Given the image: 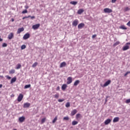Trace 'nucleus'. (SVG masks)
I'll return each mask as SVG.
<instances>
[{
    "label": "nucleus",
    "instance_id": "nucleus-41",
    "mask_svg": "<svg viewBox=\"0 0 130 130\" xmlns=\"http://www.w3.org/2000/svg\"><path fill=\"white\" fill-rule=\"evenodd\" d=\"M128 74H130V71L127 72L124 75V77H126V76H127V75H128Z\"/></svg>",
    "mask_w": 130,
    "mask_h": 130
},
{
    "label": "nucleus",
    "instance_id": "nucleus-37",
    "mask_svg": "<svg viewBox=\"0 0 130 130\" xmlns=\"http://www.w3.org/2000/svg\"><path fill=\"white\" fill-rule=\"evenodd\" d=\"M21 49H25V48H26V45H22L21 46Z\"/></svg>",
    "mask_w": 130,
    "mask_h": 130
},
{
    "label": "nucleus",
    "instance_id": "nucleus-42",
    "mask_svg": "<svg viewBox=\"0 0 130 130\" xmlns=\"http://www.w3.org/2000/svg\"><path fill=\"white\" fill-rule=\"evenodd\" d=\"M58 102H63L64 101V99H59L58 100Z\"/></svg>",
    "mask_w": 130,
    "mask_h": 130
},
{
    "label": "nucleus",
    "instance_id": "nucleus-34",
    "mask_svg": "<svg viewBox=\"0 0 130 130\" xmlns=\"http://www.w3.org/2000/svg\"><path fill=\"white\" fill-rule=\"evenodd\" d=\"M8 46V44L6 43H4L2 45V47H7Z\"/></svg>",
    "mask_w": 130,
    "mask_h": 130
},
{
    "label": "nucleus",
    "instance_id": "nucleus-52",
    "mask_svg": "<svg viewBox=\"0 0 130 130\" xmlns=\"http://www.w3.org/2000/svg\"><path fill=\"white\" fill-rule=\"evenodd\" d=\"M3 41V39L1 38V36H0V42Z\"/></svg>",
    "mask_w": 130,
    "mask_h": 130
},
{
    "label": "nucleus",
    "instance_id": "nucleus-23",
    "mask_svg": "<svg viewBox=\"0 0 130 130\" xmlns=\"http://www.w3.org/2000/svg\"><path fill=\"white\" fill-rule=\"evenodd\" d=\"M71 5H73L74 6H76L78 4V2L76 1H71L70 2Z\"/></svg>",
    "mask_w": 130,
    "mask_h": 130
},
{
    "label": "nucleus",
    "instance_id": "nucleus-28",
    "mask_svg": "<svg viewBox=\"0 0 130 130\" xmlns=\"http://www.w3.org/2000/svg\"><path fill=\"white\" fill-rule=\"evenodd\" d=\"M45 120H46V118H44L42 119L41 124H42L43 123H44L45 122Z\"/></svg>",
    "mask_w": 130,
    "mask_h": 130
},
{
    "label": "nucleus",
    "instance_id": "nucleus-24",
    "mask_svg": "<svg viewBox=\"0 0 130 130\" xmlns=\"http://www.w3.org/2000/svg\"><path fill=\"white\" fill-rule=\"evenodd\" d=\"M119 28L122 29V30H126V29H127L124 25H121L119 26Z\"/></svg>",
    "mask_w": 130,
    "mask_h": 130
},
{
    "label": "nucleus",
    "instance_id": "nucleus-47",
    "mask_svg": "<svg viewBox=\"0 0 130 130\" xmlns=\"http://www.w3.org/2000/svg\"><path fill=\"white\" fill-rule=\"evenodd\" d=\"M30 18H31V20H33V19H35V16H30Z\"/></svg>",
    "mask_w": 130,
    "mask_h": 130
},
{
    "label": "nucleus",
    "instance_id": "nucleus-46",
    "mask_svg": "<svg viewBox=\"0 0 130 130\" xmlns=\"http://www.w3.org/2000/svg\"><path fill=\"white\" fill-rule=\"evenodd\" d=\"M116 1H117V0H112V4L115 3L116 2Z\"/></svg>",
    "mask_w": 130,
    "mask_h": 130
},
{
    "label": "nucleus",
    "instance_id": "nucleus-1",
    "mask_svg": "<svg viewBox=\"0 0 130 130\" xmlns=\"http://www.w3.org/2000/svg\"><path fill=\"white\" fill-rule=\"evenodd\" d=\"M128 45H130V43H126L124 47H123L122 50L123 51H125V50L129 49V46Z\"/></svg>",
    "mask_w": 130,
    "mask_h": 130
},
{
    "label": "nucleus",
    "instance_id": "nucleus-26",
    "mask_svg": "<svg viewBox=\"0 0 130 130\" xmlns=\"http://www.w3.org/2000/svg\"><path fill=\"white\" fill-rule=\"evenodd\" d=\"M78 122L77 121H72V125H76V124H78Z\"/></svg>",
    "mask_w": 130,
    "mask_h": 130
},
{
    "label": "nucleus",
    "instance_id": "nucleus-6",
    "mask_svg": "<svg viewBox=\"0 0 130 130\" xmlns=\"http://www.w3.org/2000/svg\"><path fill=\"white\" fill-rule=\"evenodd\" d=\"M25 119H26V118H25L24 116L20 117L18 119V120L19 122H24L25 121Z\"/></svg>",
    "mask_w": 130,
    "mask_h": 130
},
{
    "label": "nucleus",
    "instance_id": "nucleus-21",
    "mask_svg": "<svg viewBox=\"0 0 130 130\" xmlns=\"http://www.w3.org/2000/svg\"><path fill=\"white\" fill-rule=\"evenodd\" d=\"M79 84H80V80H77L76 81H75V82L74 83V86H78V85H79Z\"/></svg>",
    "mask_w": 130,
    "mask_h": 130
},
{
    "label": "nucleus",
    "instance_id": "nucleus-36",
    "mask_svg": "<svg viewBox=\"0 0 130 130\" xmlns=\"http://www.w3.org/2000/svg\"><path fill=\"white\" fill-rule=\"evenodd\" d=\"M63 119V120H69V119H70V118H69V117H64Z\"/></svg>",
    "mask_w": 130,
    "mask_h": 130
},
{
    "label": "nucleus",
    "instance_id": "nucleus-7",
    "mask_svg": "<svg viewBox=\"0 0 130 130\" xmlns=\"http://www.w3.org/2000/svg\"><path fill=\"white\" fill-rule=\"evenodd\" d=\"M39 27H40V24L38 23L32 25V29H34V30H37Z\"/></svg>",
    "mask_w": 130,
    "mask_h": 130
},
{
    "label": "nucleus",
    "instance_id": "nucleus-12",
    "mask_svg": "<svg viewBox=\"0 0 130 130\" xmlns=\"http://www.w3.org/2000/svg\"><path fill=\"white\" fill-rule=\"evenodd\" d=\"M111 83V80H108L104 84V87H107V86H108V85H109V84H110Z\"/></svg>",
    "mask_w": 130,
    "mask_h": 130
},
{
    "label": "nucleus",
    "instance_id": "nucleus-53",
    "mask_svg": "<svg viewBox=\"0 0 130 130\" xmlns=\"http://www.w3.org/2000/svg\"><path fill=\"white\" fill-rule=\"evenodd\" d=\"M3 88V84H0V88Z\"/></svg>",
    "mask_w": 130,
    "mask_h": 130
},
{
    "label": "nucleus",
    "instance_id": "nucleus-56",
    "mask_svg": "<svg viewBox=\"0 0 130 130\" xmlns=\"http://www.w3.org/2000/svg\"><path fill=\"white\" fill-rule=\"evenodd\" d=\"M106 101H107V100H106Z\"/></svg>",
    "mask_w": 130,
    "mask_h": 130
},
{
    "label": "nucleus",
    "instance_id": "nucleus-18",
    "mask_svg": "<svg viewBox=\"0 0 130 130\" xmlns=\"http://www.w3.org/2000/svg\"><path fill=\"white\" fill-rule=\"evenodd\" d=\"M66 66H67V63H66V62H62V63H60V68H63Z\"/></svg>",
    "mask_w": 130,
    "mask_h": 130
},
{
    "label": "nucleus",
    "instance_id": "nucleus-14",
    "mask_svg": "<svg viewBox=\"0 0 130 130\" xmlns=\"http://www.w3.org/2000/svg\"><path fill=\"white\" fill-rule=\"evenodd\" d=\"M84 26H85V24L81 23L78 25V29H82Z\"/></svg>",
    "mask_w": 130,
    "mask_h": 130
},
{
    "label": "nucleus",
    "instance_id": "nucleus-55",
    "mask_svg": "<svg viewBox=\"0 0 130 130\" xmlns=\"http://www.w3.org/2000/svg\"><path fill=\"white\" fill-rule=\"evenodd\" d=\"M108 98V96H107V99Z\"/></svg>",
    "mask_w": 130,
    "mask_h": 130
},
{
    "label": "nucleus",
    "instance_id": "nucleus-44",
    "mask_svg": "<svg viewBox=\"0 0 130 130\" xmlns=\"http://www.w3.org/2000/svg\"><path fill=\"white\" fill-rule=\"evenodd\" d=\"M6 78H7V79H8V80H11V79H12V77H11L9 76H6Z\"/></svg>",
    "mask_w": 130,
    "mask_h": 130
},
{
    "label": "nucleus",
    "instance_id": "nucleus-25",
    "mask_svg": "<svg viewBox=\"0 0 130 130\" xmlns=\"http://www.w3.org/2000/svg\"><path fill=\"white\" fill-rule=\"evenodd\" d=\"M57 120V116H56L52 121V123H55Z\"/></svg>",
    "mask_w": 130,
    "mask_h": 130
},
{
    "label": "nucleus",
    "instance_id": "nucleus-22",
    "mask_svg": "<svg viewBox=\"0 0 130 130\" xmlns=\"http://www.w3.org/2000/svg\"><path fill=\"white\" fill-rule=\"evenodd\" d=\"M67 87H68V85L67 84H63L61 87L62 90H66V89H67Z\"/></svg>",
    "mask_w": 130,
    "mask_h": 130
},
{
    "label": "nucleus",
    "instance_id": "nucleus-43",
    "mask_svg": "<svg viewBox=\"0 0 130 130\" xmlns=\"http://www.w3.org/2000/svg\"><path fill=\"white\" fill-rule=\"evenodd\" d=\"M125 12H127V11H129V8L128 7H126L125 8Z\"/></svg>",
    "mask_w": 130,
    "mask_h": 130
},
{
    "label": "nucleus",
    "instance_id": "nucleus-3",
    "mask_svg": "<svg viewBox=\"0 0 130 130\" xmlns=\"http://www.w3.org/2000/svg\"><path fill=\"white\" fill-rule=\"evenodd\" d=\"M104 12L106 13L110 14V13H112V10L109 8H105L104 9Z\"/></svg>",
    "mask_w": 130,
    "mask_h": 130
},
{
    "label": "nucleus",
    "instance_id": "nucleus-11",
    "mask_svg": "<svg viewBox=\"0 0 130 130\" xmlns=\"http://www.w3.org/2000/svg\"><path fill=\"white\" fill-rule=\"evenodd\" d=\"M14 38V34L13 32H11L9 35H8V39L9 40H11V39H13Z\"/></svg>",
    "mask_w": 130,
    "mask_h": 130
},
{
    "label": "nucleus",
    "instance_id": "nucleus-35",
    "mask_svg": "<svg viewBox=\"0 0 130 130\" xmlns=\"http://www.w3.org/2000/svg\"><path fill=\"white\" fill-rule=\"evenodd\" d=\"M30 17H31V16L30 15H28V16H25L22 18V20H25V19H28V18H30Z\"/></svg>",
    "mask_w": 130,
    "mask_h": 130
},
{
    "label": "nucleus",
    "instance_id": "nucleus-19",
    "mask_svg": "<svg viewBox=\"0 0 130 130\" xmlns=\"http://www.w3.org/2000/svg\"><path fill=\"white\" fill-rule=\"evenodd\" d=\"M83 13H84V9H79L77 12V13L79 15H81V14Z\"/></svg>",
    "mask_w": 130,
    "mask_h": 130
},
{
    "label": "nucleus",
    "instance_id": "nucleus-40",
    "mask_svg": "<svg viewBox=\"0 0 130 130\" xmlns=\"http://www.w3.org/2000/svg\"><path fill=\"white\" fill-rule=\"evenodd\" d=\"M125 103H126L127 104H128V103H130V99L126 100Z\"/></svg>",
    "mask_w": 130,
    "mask_h": 130
},
{
    "label": "nucleus",
    "instance_id": "nucleus-30",
    "mask_svg": "<svg viewBox=\"0 0 130 130\" xmlns=\"http://www.w3.org/2000/svg\"><path fill=\"white\" fill-rule=\"evenodd\" d=\"M119 43H120V42H119V41H117L116 43H115L113 44V46H117V45H118V44H119Z\"/></svg>",
    "mask_w": 130,
    "mask_h": 130
},
{
    "label": "nucleus",
    "instance_id": "nucleus-17",
    "mask_svg": "<svg viewBox=\"0 0 130 130\" xmlns=\"http://www.w3.org/2000/svg\"><path fill=\"white\" fill-rule=\"evenodd\" d=\"M82 115L81 114H77L76 115V119L77 120H80V119H81V118H82Z\"/></svg>",
    "mask_w": 130,
    "mask_h": 130
},
{
    "label": "nucleus",
    "instance_id": "nucleus-2",
    "mask_svg": "<svg viewBox=\"0 0 130 130\" xmlns=\"http://www.w3.org/2000/svg\"><path fill=\"white\" fill-rule=\"evenodd\" d=\"M23 97L24 95L22 93L19 94V96L17 98V101L18 102H21L22 100H23Z\"/></svg>",
    "mask_w": 130,
    "mask_h": 130
},
{
    "label": "nucleus",
    "instance_id": "nucleus-48",
    "mask_svg": "<svg viewBox=\"0 0 130 130\" xmlns=\"http://www.w3.org/2000/svg\"><path fill=\"white\" fill-rule=\"evenodd\" d=\"M59 89H60V88L59 87V86H57L56 88V90L57 91H59Z\"/></svg>",
    "mask_w": 130,
    "mask_h": 130
},
{
    "label": "nucleus",
    "instance_id": "nucleus-50",
    "mask_svg": "<svg viewBox=\"0 0 130 130\" xmlns=\"http://www.w3.org/2000/svg\"><path fill=\"white\" fill-rule=\"evenodd\" d=\"M95 37H96V35H93L92 38H95Z\"/></svg>",
    "mask_w": 130,
    "mask_h": 130
},
{
    "label": "nucleus",
    "instance_id": "nucleus-15",
    "mask_svg": "<svg viewBox=\"0 0 130 130\" xmlns=\"http://www.w3.org/2000/svg\"><path fill=\"white\" fill-rule=\"evenodd\" d=\"M24 31V27L19 28L17 30V34H20L21 32H23Z\"/></svg>",
    "mask_w": 130,
    "mask_h": 130
},
{
    "label": "nucleus",
    "instance_id": "nucleus-45",
    "mask_svg": "<svg viewBox=\"0 0 130 130\" xmlns=\"http://www.w3.org/2000/svg\"><path fill=\"white\" fill-rule=\"evenodd\" d=\"M25 9H26V10H27V9H29V6H28L27 5H25L24 6Z\"/></svg>",
    "mask_w": 130,
    "mask_h": 130
},
{
    "label": "nucleus",
    "instance_id": "nucleus-10",
    "mask_svg": "<svg viewBox=\"0 0 130 130\" xmlns=\"http://www.w3.org/2000/svg\"><path fill=\"white\" fill-rule=\"evenodd\" d=\"M111 119H107V120H106L104 122V123L106 125H107V124H109V123H110V122H111Z\"/></svg>",
    "mask_w": 130,
    "mask_h": 130
},
{
    "label": "nucleus",
    "instance_id": "nucleus-54",
    "mask_svg": "<svg viewBox=\"0 0 130 130\" xmlns=\"http://www.w3.org/2000/svg\"><path fill=\"white\" fill-rule=\"evenodd\" d=\"M14 20L13 18L12 19V22H14Z\"/></svg>",
    "mask_w": 130,
    "mask_h": 130
},
{
    "label": "nucleus",
    "instance_id": "nucleus-49",
    "mask_svg": "<svg viewBox=\"0 0 130 130\" xmlns=\"http://www.w3.org/2000/svg\"><path fill=\"white\" fill-rule=\"evenodd\" d=\"M127 26H128L129 27H130V21H129L127 23Z\"/></svg>",
    "mask_w": 130,
    "mask_h": 130
},
{
    "label": "nucleus",
    "instance_id": "nucleus-27",
    "mask_svg": "<svg viewBox=\"0 0 130 130\" xmlns=\"http://www.w3.org/2000/svg\"><path fill=\"white\" fill-rule=\"evenodd\" d=\"M30 87H31V84H28L24 86L25 89H28V88H30Z\"/></svg>",
    "mask_w": 130,
    "mask_h": 130
},
{
    "label": "nucleus",
    "instance_id": "nucleus-32",
    "mask_svg": "<svg viewBox=\"0 0 130 130\" xmlns=\"http://www.w3.org/2000/svg\"><path fill=\"white\" fill-rule=\"evenodd\" d=\"M70 106H71V104L70 103V102L67 103V104L66 105V107L68 108V107H70Z\"/></svg>",
    "mask_w": 130,
    "mask_h": 130
},
{
    "label": "nucleus",
    "instance_id": "nucleus-9",
    "mask_svg": "<svg viewBox=\"0 0 130 130\" xmlns=\"http://www.w3.org/2000/svg\"><path fill=\"white\" fill-rule=\"evenodd\" d=\"M31 104L29 103H25L23 104V108H29Z\"/></svg>",
    "mask_w": 130,
    "mask_h": 130
},
{
    "label": "nucleus",
    "instance_id": "nucleus-13",
    "mask_svg": "<svg viewBox=\"0 0 130 130\" xmlns=\"http://www.w3.org/2000/svg\"><path fill=\"white\" fill-rule=\"evenodd\" d=\"M119 121V117H115L113 120V122H118Z\"/></svg>",
    "mask_w": 130,
    "mask_h": 130
},
{
    "label": "nucleus",
    "instance_id": "nucleus-57",
    "mask_svg": "<svg viewBox=\"0 0 130 130\" xmlns=\"http://www.w3.org/2000/svg\"><path fill=\"white\" fill-rule=\"evenodd\" d=\"M0 94H1V91H0Z\"/></svg>",
    "mask_w": 130,
    "mask_h": 130
},
{
    "label": "nucleus",
    "instance_id": "nucleus-33",
    "mask_svg": "<svg viewBox=\"0 0 130 130\" xmlns=\"http://www.w3.org/2000/svg\"><path fill=\"white\" fill-rule=\"evenodd\" d=\"M76 113H77V110L76 109L73 110L71 112V114H76Z\"/></svg>",
    "mask_w": 130,
    "mask_h": 130
},
{
    "label": "nucleus",
    "instance_id": "nucleus-29",
    "mask_svg": "<svg viewBox=\"0 0 130 130\" xmlns=\"http://www.w3.org/2000/svg\"><path fill=\"white\" fill-rule=\"evenodd\" d=\"M16 71L14 69H12L11 71H9V74H15Z\"/></svg>",
    "mask_w": 130,
    "mask_h": 130
},
{
    "label": "nucleus",
    "instance_id": "nucleus-20",
    "mask_svg": "<svg viewBox=\"0 0 130 130\" xmlns=\"http://www.w3.org/2000/svg\"><path fill=\"white\" fill-rule=\"evenodd\" d=\"M16 81H17V78L14 77L11 79L10 83H11V84H13V83H15V82H16Z\"/></svg>",
    "mask_w": 130,
    "mask_h": 130
},
{
    "label": "nucleus",
    "instance_id": "nucleus-51",
    "mask_svg": "<svg viewBox=\"0 0 130 130\" xmlns=\"http://www.w3.org/2000/svg\"><path fill=\"white\" fill-rule=\"evenodd\" d=\"M11 97H15V94H12L11 95Z\"/></svg>",
    "mask_w": 130,
    "mask_h": 130
},
{
    "label": "nucleus",
    "instance_id": "nucleus-5",
    "mask_svg": "<svg viewBox=\"0 0 130 130\" xmlns=\"http://www.w3.org/2000/svg\"><path fill=\"white\" fill-rule=\"evenodd\" d=\"M28 38H30V34H29V33L25 34L23 37V39L24 40H26L28 39Z\"/></svg>",
    "mask_w": 130,
    "mask_h": 130
},
{
    "label": "nucleus",
    "instance_id": "nucleus-8",
    "mask_svg": "<svg viewBox=\"0 0 130 130\" xmlns=\"http://www.w3.org/2000/svg\"><path fill=\"white\" fill-rule=\"evenodd\" d=\"M78 24H79V20L78 19H75L72 23L73 26L75 27L78 25Z\"/></svg>",
    "mask_w": 130,
    "mask_h": 130
},
{
    "label": "nucleus",
    "instance_id": "nucleus-39",
    "mask_svg": "<svg viewBox=\"0 0 130 130\" xmlns=\"http://www.w3.org/2000/svg\"><path fill=\"white\" fill-rule=\"evenodd\" d=\"M54 97H55V98L57 99V98H58V97H59V94L58 93L54 95Z\"/></svg>",
    "mask_w": 130,
    "mask_h": 130
},
{
    "label": "nucleus",
    "instance_id": "nucleus-38",
    "mask_svg": "<svg viewBox=\"0 0 130 130\" xmlns=\"http://www.w3.org/2000/svg\"><path fill=\"white\" fill-rule=\"evenodd\" d=\"M22 13V14H27V13H28V11H27V10H23Z\"/></svg>",
    "mask_w": 130,
    "mask_h": 130
},
{
    "label": "nucleus",
    "instance_id": "nucleus-4",
    "mask_svg": "<svg viewBox=\"0 0 130 130\" xmlns=\"http://www.w3.org/2000/svg\"><path fill=\"white\" fill-rule=\"evenodd\" d=\"M73 82V78L72 77H69L67 78V85H70Z\"/></svg>",
    "mask_w": 130,
    "mask_h": 130
},
{
    "label": "nucleus",
    "instance_id": "nucleus-31",
    "mask_svg": "<svg viewBox=\"0 0 130 130\" xmlns=\"http://www.w3.org/2000/svg\"><path fill=\"white\" fill-rule=\"evenodd\" d=\"M37 64H38V63H37V62H35L32 65V68H35L36 67H37Z\"/></svg>",
    "mask_w": 130,
    "mask_h": 130
},
{
    "label": "nucleus",
    "instance_id": "nucleus-16",
    "mask_svg": "<svg viewBox=\"0 0 130 130\" xmlns=\"http://www.w3.org/2000/svg\"><path fill=\"white\" fill-rule=\"evenodd\" d=\"M22 68V65L20 63H18L15 67L16 70H20V68Z\"/></svg>",
    "mask_w": 130,
    "mask_h": 130
}]
</instances>
